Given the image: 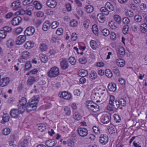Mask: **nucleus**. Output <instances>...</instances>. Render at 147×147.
<instances>
[{
    "mask_svg": "<svg viewBox=\"0 0 147 147\" xmlns=\"http://www.w3.org/2000/svg\"><path fill=\"white\" fill-rule=\"evenodd\" d=\"M36 99L37 100L32 99L30 102H29L27 103V108L28 112H30L36 109L38 103L40 99V97L39 95L37 96Z\"/></svg>",
    "mask_w": 147,
    "mask_h": 147,
    "instance_id": "obj_1",
    "label": "nucleus"
},
{
    "mask_svg": "<svg viewBox=\"0 0 147 147\" xmlns=\"http://www.w3.org/2000/svg\"><path fill=\"white\" fill-rule=\"evenodd\" d=\"M86 106L93 113H96L99 110V106L90 101L87 102Z\"/></svg>",
    "mask_w": 147,
    "mask_h": 147,
    "instance_id": "obj_2",
    "label": "nucleus"
},
{
    "mask_svg": "<svg viewBox=\"0 0 147 147\" xmlns=\"http://www.w3.org/2000/svg\"><path fill=\"white\" fill-rule=\"evenodd\" d=\"M114 98V97L113 96H111L109 102V105L113 107L115 109L116 111L119 109L122 110V108L120 106L118 100H113V99Z\"/></svg>",
    "mask_w": 147,
    "mask_h": 147,
    "instance_id": "obj_3",
    "label": "nucleus"
},
{
    "mask_svg": "<svg viewBox=\"0 0 147 147\" xmlns=\"http://www.w3.org/2000/svg\"><path fill=\"white\" fill-rule=\"evenodd\" d=\"M59 71L56 67L51 68L47 73L48 76L50 78L55 77L59 75Z\"/></svg>",
    "mask_w": 147,
    "mask_h": 147,
    "instance_id": "obj_4",
    "label": "nucleus"
},
{
    "mask_svg": "<svg viewBox=\"0 0 147 147\" xmlns=\"http://www.w3.org/2000/svg\"><path fill=\"white\" fill-rule=\"evenodd\" d=\"M109 138L108 136L106 134H102L100 137L99 142L102 145L106 144L108 142Z\"/></svg>",
    "mask_w": 147,
    "mask_h": 147,
    "instance_id": "obj_5",
    "label": "nucleus"
},
{
    "mask_svg": "<svg viewBox=\"0 0 147 147\" xmlns=\"http://www.w3.org/2000/svg\"><path fill=\"white\" fill-rule=\"evenodd\" d=\"M35 29L32 26H29L27 27L24 31V34L26 35L30 36L32 35L35 32Z\"/></svg>",
    "mask_w": 147,
    "mask_h": 147,
    "instance_id": "obj_6",
    "label": "nucleus"
},
{
    "mask_svg": "<svg viewBox=\"0 0 147 147\" xmlns=\"http://www.w3.org/2000/svg\"><path fill=\"white\" fill-rule=\"evenodd\" d=\"M26 40V36L20 35L17 38L16 43L17 45H20L23 43Z\"/></svg>",
    "mask_w": 147,
    "mask_h": 147,
    "instance_id": "obj_7",
    "label": "nucleus"
},
{
    "mask_svg": "<svg viewBox=\"0 0 147 147\" xmlns=\"http://www.w3.org/2000/svg\"><path fill=\"white\" fill-rule=\"evenodd\" d=\"M78 134L81 136L84 137L88 134V130L85 128H80L77 129Z\"/></svg>",
    "mask_w": 147,
    "mask_h": 147,
    "instance_id": "obj_8",
    "label": "nucleus"
},
{
    "mask_svg": "<svg viewBox=\"0 0 147 147\" xmlns=\"http://www.w3.org/2000/svg\"><path fill=\"white\" fill-rule=\"evenodd\" d=\"M59 96L61 98H63L66 100H71L72 98V96L70 93L66 91L62 92L61 95L59 94Z\"/></svg>",
    "mask_w": 147,
    "mask_h": 147,
    "instance_id": "obj_9",
    "label": "nucleus"
},
{
    "mask_svg": "<svg viewBox=\"0 0 147 147\" xmlns=\"http://www.w3.org/2000/svg\"><path fill=\"white\" fill-rule=\"evenodd\" d=\"M60 66L61 68L62 69H66L69 67V64L66 59L65 58L61 59L60 62Z\"/></svg>",
    "mask_w": 147,
    "mask_h": 147,
    "instance_id": "obj_10",
    "label": "nucleus"
},
{
    "mask_svg": "<svg viewBox=\"0 0 147 147\" xmlns=\"http://www.w3.org/2000/svg\"><path fill=\"white\" fill-rule=\"evenodd\" d=\"M47 6L51 8H55L57 5V2L55 0H47L46 1Z\"/></svg>",
    "mask_w": 147,
    "mask_h": 147,
    "instance_id": "obj_11",
    "label": "nucleus"
},
{
    "mask_svg": "<svg viewBox=\"0 0 147 147\" xmlns=\"http://www.w3.org/2000/svg\"><path fill=\"white\" fill-rule=\"evenodd\" d=\"M22 20V18L19 16L14 18L11 21V23L14 26H17L19 24Z\"/></svg>",
    "mask_w": 147,
    "mask_h": 147,
    "instance_id": "obj_12",
    "label": "nucleus"
},
{
    "mask_svg": "<svg viewBox=\"0 0 147 147\" xmlns=\"http://www.w3.org/2000/svg\"><path fill=\"white\" fill-rule=\"evenodd\" d=\"M57 143L56 140L54 139L49 140L45 142L46 145L48 147H53Z\"/></svg>",
    "mask_w": 147,
    "mask_h": 147,
    "instance_id": "obj_13",
    "label": "nucleus"
},
{
    "mask_svg": "<svg viewBox=\"0 0 147 147\" xmlns=\"http://www.w3.org/2000/svg\"><path fill=\"white\" fill-rule=\"evenodd\" d=\"M9 78L8 77L3 78L0 80V86L2 87L6 86L9 82Z\"/></svg>",
    "mask_w": 147,
    "mask_h": 147,
    "instance_id": "obj_14",
    "label": "nucleus"
},
{
    "mask_svg": "<svg viewBox=\"0 0 147 147\" xmlns=\"http://www.w3.org/2000/svg\"><path fill=\"white\" fill-rule=\"evenodd\" d=\"M20 113L18 111V110L17 109L11 110L10 113L11 117L12 118L16 119L19 117V115Z\"/></svg>",
    "mask_w": 147,
    "mask_h": 147,
    "instance_id": "obj_15",
    "label": "nucleus"
},
{
    "mask_svg": "<svg viewBox=\"0 0 147 147\" xmlns=\"http://www.w3.org/2000/svg\"><path fill=\"white\" fill-rule=\"evenodd\" d=\"M111 117L107 115H105L102 116L101 119V122L104 124L109 123L111 120Z\"/></svg>",
    "mask_w": 147,
    "mask_h": 147,
    "instance_id": "obj_16",
    "label": "nucleus"
},
{
    "mask_svg": "<svg viewBox=\"0 0 147 147\" xmlns=\"http://www.w3.org/2000/svg\"><path fill=\"white\" fill-rule=\"evenodd\" d=\"M51 23L49 21H46L43 24L42 29L45 31H47L50 28Z\"/></svg>",
    "mask_w": 147,
    "mask_h": 147,
    "instance_id": "obj_17",
    "label": "nucleus"
},
{
    "mask_svg": "<svg viewBox=\"0 0 147 147\" xmlns=\"http://www.w3.org/2000/svg\"><path fill=\"white\" fill-rule=\"evenodd\" d=\"M17 107L18 109H17L20 113H23L26 109L27 111V105L26 106H24L19 104L17 105Z\"/></svg>",
    "mask_w": 147,
    "mask_h": 147,
    "instance_id": "obj_18",
    "label": "nucleus"
},
{
    "mask_svg": "<svg viewBox=\"0 0 147 147\" xmlns=\"http://www.w3.org/2000/svg\"><path fill=\"white\" fill-rule=\"evenodd\" d=\"M36 78L34 76H30L28 77L27 81L28 85H31L36 82Z\"/></svg>",
    "mask_w": 147,
    "mask_h": 147,
    "instance_id": "obj_19",
    "label": "nucleus"
},
{
    "mask_svg": "<svg viewBox=\"0 0 147 147\" xmlns=\"http://www.w3.org/2000/svg\"><path fill=\"white\" fill-rule=\"evenodd\" d=\"M108 88L109 91L114 92L116 90V84L114 83H109L108 85Z\"/></svg>",
    "mask_w": 147,
    "mask_h": 147,
    "instance_id": "obj_20",
    "label": "nucleus"
},
{
    "mask_svg": "<svg viewBox=\"0 0 147 147\" xmlns=\"http://www.w3.org/2000/svg\"><path fill=\"white\" fill-rule=\"evenodd\" d=\"M105 6L109 12L113 10L114 7L113 5L110 2H107L106 3Z\"/></svg>",
    "mask_w": 147,
    "mask_h": 147,
    "instance_id": "obj_21",
    "label": "nucleus"
},
{
    "mask_svg": "<svg viewBox=\"0 0 147 147\" xmlns=\"http://www.w3.org/2000/svg\"><path fill=\"white\" fill-rule=\"evenodd\" d=\"M34 46V43L31 41H28L25 44L24 47L27 49H30Z\"/></svg>",
    "mask_w": 147,
    "mask_h": 147,
    "instance_id": "obj_22",
    "label": "nucleus"
},
{
    "mask_svg": "<svg viewBox=\"0 0 147 147\" xmlns=\"http://www.w3.org/2000/svg\"><path fill=\"white\" fill-rule=\"evenodd\" d=\"M98 91V92H97V93L99 94V95L101 96L102 98H104L105 99H106L107 98V95H106L105 93V89L102 90L100 88H99Z\"/></svg>",
    "mask_w": 147,
    "mask_h": 147,
    "instance_id": "obj_23",
    "label": "nucleus"
},
{
    "mask_svg": "<svg viewBox=\"0 0 147 147\" xmlns=\"http://www.w3.org/2000/svg\"><path fill=\"white\" fill-rule=\"evenodd\" d=\"M29 140L24 139L22 141H20L18 144V146H27L28 145Z\"/></svg>",
    "mask_w": 147,
    "mask_h": 147,
    "instance_id": "obj_24",
    "label": "nucleus"
},
{
    "mask_svg": "<svg viewBox=\"0 0 147 147\" xmlns=\"http://www.w3.org/2000/svg\"><path fill=\"white\" fill-rule=\"evenodd\" d=\"M116 61L117 65L120 67H122L125 65V61L123 59H118L116 60Z\"/></svg>",
    "mask_w": 147,
    "mask_h": 147,
    "instance_id": "obj_25",
    "label": "nucleus"
},
{
    "mask_svg": "<svg viewBox=\"0 0 147 147\" xmlns=\"http://www.w3.org/2000/svg\"><path fill=\"white\" fill-rule=\"evenodd\" d=\"M140 31L142 33H144L147 32V25L146 24H142L140 28Z\"/></svg>",
    "mask_w": 147,
    "mask_h": 147,
    "instance_id": "obj_26",
    "label": "nucleus"
},
{
    "mask_svg": "<svg viewBox=\"0 0 147 147\" xmlns=\"http://www.w3.org/2000/svg\"><path fill=\"white\" fill-rule=\"evenodd\" d=\"M40 58L41 61L44 63H46L48 60L47 56L45 55L41 54L40 55Z\"/></svg>",
    "mask_w": 147,
    "mask_h": 147,
    "instance_id": "obj_27",
    "label": "nucleus"
},
{
    "mask_svg": "<svg viewBox=\"0 0 147 147\" xmlns=\"http://www.w3.org/2000/svg\"><path fill=\"white\" fill-rule=\"evenodd\" d=\"M97 18L98 21L101 23H104L105 21V17L101 13L98 14L97 15Z\"/></svg>",
    "mask_w": 147,
    "mask_h": 147,
    "instance_id": "obj_28",
    "label": "nucleus"
},
{
    "mask_svg": "<svg viewBox=\"0 0 147 147\" xmlns=\"http://www.w3.org/2000/svg\"><path fill=\"white\" fill-rule=\"evenodd\" d=\"M100 31L102 34L105 36H108L110 34V31L109 30L106 28H104L102 29H99Z\"/></svg>",
    "mask_w": 147,
    "mask_h": 147,
    "instance_id": "obj_29",
    "label": "nucleus"
},
{
    "mask_svg": "<svg viewBox=\"0 0 147 147\" xmlns=\"http://www.w3.org/2000/svg\"><path fill=\"white\" fill-rule=\"evenodd\" d=\"M92 29L93 32L96 35H98L99 34V29L98 28V26L96 25H93L92 27Z\"/></svg>",
    "mask_w": 147,
    "mask_h": 147,
    "instance_id": "obj_30",
    "label": "nucleus"
},
{
    "mask_svg": "<svg viewBox=\"0 0 147 147\" xmlns=\"http://www.w3.org/2000/svg\"><path fill=\"white\" fill-rule=\"evenodd\" d=\"M30 53L29 52L26 51L24 52L22 55L21 56V58L20 59L19 61L21 62L22 61V59H26L28 57Z\"/></svg>",
    "mask_w": 147,
    "mask_h": 147,
    "instance_id": "obj_31",
    "label": "nucleus"
},
{
    "mask_svg": "<svg viewBox=\"0 0 147 147\" xmlns=\"http://www.w3.org/2000/svg\"><path fill=\"white\" fill-rule=\"evenodd\" d=\"M2 118L3 119L1 122L2 123H5L9 121L10 117L8 114H7L3 116Z\"/></svg>",
    "mask_w": 147,
    "mask_h": 147,
    "instance_id": "obj_32",
    "label": "nucleus"
},
{
    "mask_svg": "<svg viewBox=\"0 0 147 147\" xmlns=\"http://www.w3.org/2000/svg\"><path fill=\"white\" fill-rule=\"evenodd\" d=\"M94 10L93 7L91 5H88L86 7V11L88 13L92 12Z\"/></svg>",
    "mask_w": 147,
    "mask_h": 147,
    "instance_id": "obj_33",
    "label": "nucleus"
},
{
    "mask_svg": "<svg viewBox=\"0 0 147 147\" xmlns=\"http://www.w3.org/2000/svg\"><path fill=\"white\" fill-rule=\"evenodd\" d=\"M100 11L102 14L106 16L108 15L109 14V11L108 10L105 8V7H102L100 9Z\"/></svg>",
    "mask_w": 147,
    "mask_h": 147,
    "instance_id": "obj_34",
    "label": "nucleus"
},
{
    "mask_svg": "<svg viewBox=\"0 0 147 147\" xmlns=\"http://www.w3.org/2000/svg\"><path fill=\"white\" fill-rule=\"evenodd\" d=\"M27 9L26 10V13L27 15L30 16L31 15L32 13L31 12V9L33 10V7L31 5H28L27 7Z\"/></svg>",
    "mask_w": 147,
    "mask_h": 147,
    "instance_id": "obj_35",
    "label": "nucleus"
},
{
    "mask_svg": "<svg viewBox=\"0 0 147 147\" xmlns=\"http://www.w3.org/2000/svg\"><path fill=\"white\" fill-rule=\"evenodd\" d=\"M14 41L12 39H9L7 41L6 45L9 48H11L14 45Z\"/></svg>",
    "mask_w": 147,
    "mask_h": 147,
    "instance_id": "obj_36",
    "label": "nucleus"
},
{
    "mask_svg": "<svg viewBox=\"0 0 147 147\" xmlns=\"http://www.w3.org/2000/svg\"><path fill=\"white\" fill-rule=\"evenodd\" d=\"M97 74L94 71H92L90 74L89 77L92 80H94L97 78Z\"/></svg>",
    "mask_w": 147,
    "mask_h": 147,
    "instance_id": "obj_37",
    "label": "nucleus"
},
{
    "mask_svg": "<svg viewBox=\"0 0 147 147\" xmlns=\"http://www.w3.org/2000/svg\"><path fill=\"white\" fill-rule=\"evenodd\" d=\"M34 4L35 8L38 10L42 8V5L38 1H36L34 2Z\"/></svg>",
    "mask_w": 147,
    "mask_h": 147,
    "instance_id": "obj_38",
    "label": "nucleus"
},
{
    "mask_svg": "<svg viewBox=\"0 0 147 147\" xmlns=\"http://www.w3.org/2000/svg\"><path fill=\"white\" fill-rule=\"evenodd\" d=\"M32 67V66L30 63V61H28L26 63L25 65V71H28L30 70Z\"/></svg>",
    "mask_w": 147,
    "mask_h": 147,
    "instance_id": "obj_39",
    "label": "nucleus"
},
{
    "mask_svg": "<svg viewBox=\"0 0 147 147\" xmlns=\"http://www.w3.org/2000/svg\"><path fill=\"white\" fill-rule=\"evenodd\" d=\"M27 104L26 98L24 97H22L21 100H20L19 104L21 105L26 106Z\"/></svg>",
    "mask_w": 147,
    "mask_h": 147,
    "instance_id": "obj_40",
    "label": "nucleus"
},
{
    "mask_svg": "<svg viewBox=\"0 0 147 147\" xmlns=\"http://www.w3.org/2000/svg\"><path fill=\"white\" fill-rule=\"evenodd\" d=\"M121 107H125L126 105V102L125 99L121 98L118 100Z\"/></svg>",
    "mask_w": 147,
    "mask_h": 147,
    "instance_id": "obj_41",
    "label": "nucleus"
},
{
    "mask_svg": "<svg viewBox=\"0 0 147 147\" xmlns=\"http://www.w3.org/2000/svg\"><path fill=\"white\" fill-rule=\"evenodd\" d=\"M105 75L109 78H111L113 76L111 71L109 69H106L105 71Z\"/></svg>",
    "mask_w": 147,
    "mask_h": 147,
    "instance_id": "obj_42",
    "label": "nucleus"
},
{
    "mask_svg": "<svg viewBox=\"0 0 147 147\" xmlns=\"http://www.w3.org/2000/svg\"><path fill=\"white\" fill-rule=\"evenodd\" d=\"M64 113L66 115L69 116L70 115L71 111L69 108L65 107H64Z\"/></svg>",
    "mask_w": 147,
    "mask_h": 147,
    "instance_id": "obj_43",
    "label": "nucleus"
},
{
    "mask_svg": "<svg viewBox=\"0 0 147 147\" xmlns=\"http://www.w3.org/2000/svg\"><path fill=\"white\" fill-rule=\"evenodd\" d=\"M79 74L81 75L82 76L84 77L88 75V72L87 70L82 69L79 71Z\"/></svg>",
    "mask_w": 147,
    "mask_h": 147,
    "instance_id": "obj_44",
    "label": "nucleus"
},
{
    "mask_svg": "<svg viewBox=\"0 0 147 147\" xmlns=\"http://www.w3.org/2000/svg\"><path fill=\"white\" fill-rule=\"evenodd\" d=\"M2 131L3 134L5 135H7L10 133L11 130L9 128H6L3 129Z\"/></svg>",
    "mask_w": 147,
    "mask_h": 147,
    "instance_id": "obj_45",
    "label": "nucleus"
},
{
    "mask_svg": "<svg viewBox=\"0 0 147 147\" xmlns=\"http://www.w3.org/2000/svg\"><path fill=\"white\" fill-rule=\"evenodd\" d=\"M90 45L92 48L93 49H96L97 47L96 42L93 40H91L90 42Z\"/></svg>",
    "mask_w": 147,
    "mask_h": 147,
    "instance_id": "obj_46",
    "label": "nucleus"
},
{
    "mask_svg": "<svg viewBox=\"0 0 147 147\" xmlns=\"http://www.w3.org/2000/svg\"><path fill=\"white\" fill-rule=\"evenodd\" d=\"M114 19L117 23L120 24L121 22V18L118 15H115L114 17Z\"/></svg>",
    "mask_w": 147,
    "mask_h": 147,
    "instance_id": "obj_47",
    "label": "nucleus"
},
{
    "mask_svg": "<svg viewBox=\"0 0 147 147\" xmlns=\"http://www.w3.org/2000/svg\"><path fill=\"white\" fill-rule=\"evenodd\" d=\"M135 21L137 22H140L142 20V17L141 16L139 15H136L134 18Z\"/></svg>",
    "mask_w": 147,
    "mask_h": 147,
    "instance_id": "obj_48",
    "label": "nucleus"
},
{
    "mask_svg": "<svg viewBox=\"0 0 147 147\" xmlns=\"http://www.w3.org/2000/svg\"><path fill=\"white\" fill-rule=\"evenodd\" d=\"M78 24V22L76 20H73L70 22V26L72 27H76L77 26Z\"/></svg>",
    "mask_w": 147,
    "mask_h": 147,
    "instance_id": "obj_49",
    "label": "nucleus"
},
{
    "mask_svg": "<svg viewBox=\"0 0 147 147\" xmlns=\"http://www.w3.org/2000/svg\"><path fill=\"white\" fill-rule=\"evenodd\" d=\"M93 131L96 134H99L100 133V131L98 127L96 126H94L92 127Z\"/></svg>",
    "mask_w": 147,
    "mask_h": 147,
    "instance_id": "obj_50",
    "label": "nucleus"
},
{
    "mask_svg": "<svg viewBox=\"0 0 147 147\" xmlns=\"http://www.w3.org/2000/svg\"><path fill=\"white\" fill-rule=\"evenodd\" d=\"M69 63L72 65H75L76 62V59L72 57H71L69 58Z\"/></svg>",
    "mask_w": 147,
    "mask_h": 147,
    "instance_id": "obj_51",
    "label": "nucleus"
},
{
    "mask_svg": "<svg viewBox=\"0 0 147 147\" xmlns=\"http://www.w3.org/2000/svg\"><path fill=\"white\" fill-rule=\"evenodd\" d=\"M115 120L117 123H119L121 120V117L119 116L117 114H115L113 116Z\"/></svg>",
    "mask_w": 147,
    "mask_h": 147,
    "instance_id": "obj_52",
    "label": "nucleus"
},
{
    "mask_svg": "<svg viewBox=\"0 0 147 147\" xmlns=\"http://www.w3.org/2000/svg\"><path fill=\"white\" fill-rule=\"evenodd\" d=\"M7 34L3 30H0V37L2 39L4 38L6 36Z\"/></svg>",
    "mask_w": 147,
    "mask_h": 147,
    "instance_id": "obj_53",
    "label": "nucleus"
},
{
    "mask_svg": "<svg viewBox=\"0 0 147 147\" xmlns=\"http://www.w3.org/2000/svg\"><path fill=\"white\" fill-rule=\"evenodd\" d=\"M118 53L121 55H124L125 54V50L124 48L121 47L119 48Z\"/></svg>",
    "mask_w": 147,
    "mask_h": 147,
    "instance_id": "obj_54",
    "label": "nucleus"
},
{
    "mask_svg": "<svg viewBox=\"0 0 147 147\" xmlns=\"http://www.w3.org/2000/svg\"><path fill=\"white\" fill-rule=\"evenodd\" d=\"M59 23L57 21H54L51 23V28L52 29H55L59 25Z\"/></svg>",
    "mask_w": 147,
    "mask_h": 147,
    "instance_id": "obj_55",
    "label": "nucleus"
},
{
    "mask_svg": "<svg viewBox=\"0 0 147 147\" xmlns=\"http://www.w3.org/2000/svg\"><path fill=\"white\" fill-rule=\"evenodd\" d=\"M138 28V25L135 24H133L131 26L132 30L134 32L137 30Z\"/></svg>",
    "mask_w": 147,
    "mask_h": 147,
    "instance_id": "obj_56",
    "label": "nucleus"
},
{
    "mask_svg": "<svg viewBox=\"0 0 147 147\" xmlns=\"http://www.w3.org/2000/svg\"><path fill=\"white\" fill-rule=\"evenodd\" d=\"M74 118L77 120H80L81 118V116L79 113H75L73 115Z\"/></svg>",
    "mask_w": 147,
    "mask_h": 147,
    "instance_id": "obj_57",
    "label": "nucleus"
},
{
    "mask_svg": "<svg viewBox=\"0 0 147 147\" xmlns=\"http://www.w3.org/2000/svg\"><path fill=\"white\" fill-rule=\"evenodd\" d=\"M80 63L83 64H85L87 62V59L85 57H83L79 59Z\"/></svg>",
    "mask_w": 147,
    "mask_h": 147,
    "instance_id": "obj_58",
    "label": "nucleus"
},
{
    "mask_svg": "<svg viewBox=\"0 0 147 147\" xmlns=\"http://www.w3.org/2000/svg\"><path fill=\"white\" fill-rule=\"evenodd\" d=\"M23 29L21 27H19L17 28L15 31V33L18 35L20 34L23 31Z\"/></svg>",
    "mask_w": 147,
    "mask_h": 147,
    "instance_id": "obj_59",
    "label": "nucleus"
},
{
    "mask_svg": "<svg viewBox=\"0 0 147 147\" xmlns=\"http://www.w3.org/2000/svg\"><path fill=\"white\" fill-rule=\"evenodd\" d=\"M125 14L127 16L129 17H132L134 16V13L131 10H127Z\"/></svg>",
    "mask_w": 147,
    "mask_h": 147,
    "instance_id": "obj_60",
    "label": "nucleus"
},
{
    "mask_svg": "<svg viewBox=\"0 0 147 147\" xmlns=\"http://www.w3.org/2000/svg\"><path fill=\"white\" fill-rule=\"evenodd\" d=\"M114 23L113 21H111L109 22V26L111 29H115L116 28L114 24Z\"/></svg>",
    "mask_w": 147,
    "mask_h": 147,
    "instance_id": "obj_61",
    "label": "nucleus"
},
{
    "mask_svg": "<svg viewBox=\"0 0 147 147\" xmlns=\"http://www.w3.org/2000/svg\"><path fill=\"white\" fill-rule=\"evenodd\" d=\"M3 29L4 31H5L6 33L7 32L11 31L12 30V28L8 26H6L3 27Z\"/></svg>",
    "mask_w": 147,
    "mask_h": 147,
    "instance_id": "obj_62",
    "label": "nucleus"
},
{
    "mask_svg": "<svg viewBox=\"0 0 147 147\" xmlns=\"http://www.w3.org/2000/svg\"><path fill=\"white\" fill-rule=\"evenodd\" d=\"M40 50L41 51H45L47 49L46 45L45 44H41L40 46Z\"/></svg>",
    "mask_w": 147,
    "mask_h": 147,
    "instance_id": "obj_63",
    "label": "nucleus"
},
{
    "mask_svg": "<svg viewBox=\"0 0 147 147\" xmlns=\"http://www.w3.org/2000/svg\"><path fill=\"white\" fill-rule=\"evenodd\" d=\"M113 71L117 76H119L120 75V71L116 67H113Z\"/></svg>",
    "mask_w": 147,
    "mask_h": 147,
    "instance_id": "obj_64",
    "label": "nucleus"
}]
</instances>
